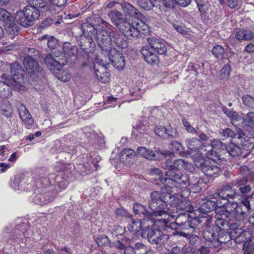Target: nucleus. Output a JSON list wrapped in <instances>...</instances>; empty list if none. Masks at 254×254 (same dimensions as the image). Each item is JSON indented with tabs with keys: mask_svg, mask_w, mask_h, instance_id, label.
<instances>
[{
	"mask_svg": "<svg viewBox=\"0 0 254 254\" xmlns=\"http://www.w3.org/2000/svg\"><path fill=\"white\" fill-rule=\"evenodd\" d=\"M223 133L224 136L227 137L233 138L235 137L236 138H238L240 140L241 142H248L249 141V139H250V137H249L247 136H246V134L244 132H240L239 133L236 134L234 132L229 128H226L223 131Z\"/></svg>",
	"mask_w": 254,
	"mask_h": 254,
	"instance_id": "obj_30",
	"label": "nucleus"
},
{
	"mask_svg": "<svg viewBox=\"0 0 254 254\" xmlns=\"http://www.w3.org/2000/svg\"><path fill=\"white\" fill-rule=\"evenodd\" d=\"M100 68L96 69V77L102 83H106L109 81V73L107 72L106 65L100 64Z\"/></svg>",
	"mask_w": 254,
	"mask_h": 254,
	"instance_id": "obj_32",
	"label": "nucleus"
},
{
	"mask_svg": "<svg viewBox=\"0 0 254 254\" xmlns=\"http://www.w3.org/2000/svg\"><path fill=\"white\" fill-rule=\"evenodd\" d=\"M224 206L222 204L221 201L216 196H213V198L207 200L204 202L200 206V210L205 214H207V213L215 210L216 214H225L228 216L229 215H226L225 209L223 208Z\"/></svg>",
	"mask_w": 254,
	"mask_h": 254,
	"instance_id": "obj_12",
	"label": "nucleus"
},
{
	"mask_svg": "<svg viewBox=\"0 0 254 254\" xmlns=\"http://www.w3.org/2000/svg\"><path fill=\"white\" fill-rule=\"evenodd\" d=\"M26 72L29 76L34 80H41L44 77L45 72L39 63L31 56H26L23 62Z\"/></svg>",
	"mask_w": 254,
	"mask_h": 254,
	"instance_id": "obj_8",
	"label": "nucleus"
},
{
	"mask_svg": "<svg viewBox=\"0 0 254 254\" xmlns=\"http://www.w3.org/2000/svg\"><path fill=\"white\" fill-rule=\"evenodd\" d=\"M174 160L167 159L165 162V169L168 170L165 173L166 177H159V180L162 184L172 186L179 190L185 189L189 185V178L185 174L175 172Z\"/></svg>",
	"mask_w": 254,
	"mask_h": 254,
	"instance_id": "obj_5",
	"label": "nucleus"
},
{
	"mask_svg": "<svg viewBox=\"0 0 254 254\" xmlns=\"http://www.w3.org/2000/svg\"><path fill=\"white\" fill-rule=\"evenodd\" d=\"M164 186L161 189V191H154L150 194V200L149 206L151 210L153 216L156 218L158 216L168 215L169 208L167 201L171 199L170 202L174 205L177 209H181L187 212H192L193 206L189 201H183L178 197L182 194L179 192L178 189L172 186L163 184Z\"/></svg>",
	"mask_w": 254,
	"mask_h": 254,
	"instance_id": "obj_1",
	"label": "nucleus"
},
{
	"mask_svg": "<svg viewBox=\"0 0 254 254\" xmlns=\"http://www.w3.org/2000/svg\"><path fill=\"white\" fill-rule=\"evenodd\" d=\"M136 153L131 148L124 149L119 154L120 161L127 166L130 167L136 161Z\"/></svg>",
	"mask_w": 254,
	"mask_h": 254,
	"instance_id": "obj_15",
	"label": "nucleus"
},
{
	"mask_svg": "<svg viewBox=\"0 0 254 254\" xmlns=\"http://www.w3.org/2000/svg\"><path fill=\"white\" fill-rule=\"evenodd\" d=\"M0 111L2 115L6 118L11 117L13 113L12 106L8 101H5L1 105Z\"/></svg>",
	"mask_w": 254,
	"mask_h": 254,
	"instance_id": "obj_34",
	"label": "nucleus"
},
{
	"mask_svg": "<svg viewBox=\"0 0 254 254\" xmlns=\"http://www.w3.org/2000/svg\"><path fill=\"white\" fill-rule=\"evenodd\" d=\"M235 38L239 41H250L254 38V34L250 30L239 29L236 31Z\"/></svg>",
	"mask_w": 254,
	"mask_h": 254,
	"instance_id": "obj_28",
	"label": "nucleus"
},
{
	"mask_svg": "<svg viewBox=\"0 0 254 254\" xmlns=\"http://www.w3.org/2000/svg\"><path fill=\"white\" fill-rule=\"evenodd\" d=\"M24 52H27V56H36L38 54L39 52L34 48H26L25 49Z\"/></svg>",
	"mask_w": 254,
	"mask_h": 254,
	"instance_id": "obj_59",
	"label": "nucleus"
},
{
	"mask_svg": "<svg viewBox=\"0 0 254 254\" xmlns=\"http://www.w3.org/2000/svg\"><path fill=\"white\" fill-rule=\"evenodd\" d=\"M184 213H182V215H185L183 218L185 221H183V230H188L190 228L194 229L197 227L200 223V219L198 217H190L189 212L183 210Z\"/></svg>",
	"mask_w": 254,
	"mask_h": 254,
	"instance_id": "obj_22",
	"label": "nucleus"
},
{
	"mask_svg": "<svg viewBox=\"0 0 254 254\" xmlns=\"http://www.w3.org/2000/svg\"><path fill=\"white\" fill-rule=\"evenodd\" d=\"M237 193L235 190L224 185L218 190V193L213 194L216 196L221 201L226 215H230L239 220H244L249 215L252 209L250 201L252 199L254 193L250 195L241 196L239 202L231 201L236 196Z\"/></svg>",
	"mask_w": 254,
	"mask_h": 254,
	"instance_id": "obj_2",
	"label": "nucleus"
},
{
	"mask_svg": "<svg viewBox=\"0 0 254 254\" xmlns=\"http://www.w3.org/2000/svg\"><path fill=\"white\" fill-rule=\"evenodd\" d=\"M182 249L180 247L175 246L171 251H169L166 254H182Z\"/></svg>",
	"mask_w": 254,
	"mask_h": 254,
	"instance_id": "obj_61",
	"label": "nucleus"
},
{
	"mask_svg": "<svg viewBox=\"0 0 254 254\" xmlns=\"http://www.w3.org/2000/svg\"><path fill=\"white\" fill-rule=\"evenodd\" d=\"M12 17L10 13L5 9L0 8V20L3 21L5 23L10 25V22Z\"/></svg>",
	"mask_w": 254,
	"mask_h": 254,
	"instance_id": "obj_45",
	"label": "nucleus"
},
{
	"mask_svg": "<svg viewBox=\"0 0 254 254\" xmlns=\"http://www.w3.org/2000/svg\"><path fill=\"white\" fill-rule=\"evenodd\" d=\"M252 189L250 185H246L245 186H242L239 189V190L241 193H242V196L244 195H250L251 194H247L249 192H250L251 190Z\"/></svg>",
	"mask_w": 254,
	"mask_h": 254,
	"instance_id": "obj_54",
	"label": "nucleus"
},
{
	"mask_svg": "<svg viewBox=\"0 0 254 254\" xmlns=\"http://www.w3.org/2000/svg\"><path fill=\"white\" fill-rule=\"evenodd\" d=\"M112 43L121 49L126 48L128 46L127 37L122 32H113L111 34ZM127 38L129 39L128 37Z\"/></svg>",
	"mask_w": 254,
	"mask_h": 254,
	"instance_id": "obj_21",
	"label": "nucleus"
},
{
	"mask_svg": "<svg viewBox=\"0 0 254 254\" xmlns=\"http://www.w3.org/2000/svg\"><path fill=\"white\" fill-rule=\"evenodd\" d=\"M10 84V81L7 82L1 81L0 80V96L2 98H8L12 95V90Z\"/></svg>",
	"mask_w": 254,
	"mask_h": 254,
	"instance_id": "obj_29",
	"label": "nucleus"
},
{
	"mask_svg": "<svg viewBox=\"0 0 254 254\" xmlns=\"http://www.w3.org/2000/svg\"><path fill=\"white\" fill-rule=\"evenodd\" d=\"M182 122L186 130L188 132L192 134L196 133V130H195V129L192 126H191V125L189 123V122H188V121L185 118H183L182 119Z\"/></svg>",
	"mask_w": 254,
	"mask_h": 254,
	"instance_id": "obj_52",
	"label": "nucleus"
},
{
	"mask_svg": "<svg viewBox=\"0 0 254 254\" xmlns=\"http://www.w3.org/2000/svg\"><path fill=\"white\" fill-rule=\"evenodd\" d=\"M20 71H21V70L20 69V65L18 64L12 63L10 64V72L12 75V79L10 76L7 75L6 74H2L0 78L3 80L2 81L7 82L9 81L10 84H12L13 80H14L15 82H18V81H16L15 80L16 78L17 79L19 78L17 77V76H18Z\"/></svg>",
	"mask_w": 254,
	"mask_h": 254,
	"instance_id": "obj_24",
	"label": "nucleus"
},
{
	"mask_svg": "<svg viewBox=\"0 0 254 254\" xmlns=\"http://www.w3.org/2000/svg\"><path fill=\"white\" fill-rule=\"evenodd\" d=\"M55 181L57 183L55 185V190L58 191L66 189L68 185V182L65 178L61 177L59 175L56 176Z\"/></svg>",
	"mask_w": 254,
	"mask_h": 254,
	"instance_id": "obj_37",
	"label": "nucleus"
},
{
	"mask_svg": "<svg viewBox=\"0 0 254 254\" xmlns=\"http://www.w3.org/2000/svg\"><path fill=\"white\" fill-rule=\"evenodd\" d=\"M215 224L212 227H208L203 231V237L208 243L209 248H218L221 245V234L225 230H235L238 228L240 221L232 216H226L224 214H216Z\"/></svg>",
	"mask_w": 254,
	"mask_h": 254,
	"instance_id": "obj_3",
	"label": "nucleus"
},
{
	"mask_svg": "<svg viewBox=\"0 0 254 254\" xmlns=\"http://www.w3.org/2000/svg\"><path fill=\"white\" fill-rule=\"evenodd\" d=\"M147 219H143L142 221L139 219H132L128 224L127 226V229L129 232L133 233V234H136L138 232L141 231V234H142L143 229L146 228L147 225H149L147 223Z\"/></svg>",
	"mask_w": 254,
	"mask_h": 254,
	"instance_id": "obj_20",
	"label": "nucleus"
},
{
	"mask_svg": "<svg viewBox=\"0 0 254 254\" xmlns=\"http://www.w3.org/2000/svg\"><path fill=\"white\" fill-rule=\"evenodd\" d=\"M141 236L147 238L151 244L160 246L164 245L169 238L168 235L164 233L162 230L155 229L150 225H147L146 228L143 229Z\"/></svg>",
	"mask_w": 254,
	"mask_h": 254,
	"instance_id": "obj_9",
	"label": "nucleus"
},
{
	"mask_svg": "<svg viewBox=\"0 0 254 254\" xmlns=\"http://www.w3.org/2000/svg\"><path fill=\"white\" fill-rule=\"evenodd\" d=\"M223 111L231 119L233 124H236L237 122L242 121V118L238 115L236 112L231 111L225 107L223 108Z\"/></svg>",
	"mask_w": 254,
	"mask_h": 254,
	"instance_id": "obj_39",
	"label": "nucleus"
},
{
	"mask_svg": "<svg viewBox=\"0 0 254 254\" xmlns=\"http://www.w3.org/2000/svg\"><path fill=\"white\" fill-rule=\"evenodd\" d=\"M138 4L140 7L146 10H149L153 8L151 3L148 0H139Z\"/></svg>",
	"mask_w": 254,
	"mask_h": 254,
	"instance_id": "obj_50",
	"label": "nucleus"
},
{
	"mask_svg": "<svg viewBox=\"0 0 254 254\" xmlns=\"http://www.w3.org/2000/svg\"><path fill=\"white\" fill-rule=\"evenodd\" d=\"M39 10L30 5L26 6L23 10L18 11L15 15L16 21L21 26L27 27L33 24L39 17Z\"/></svg>",
	"mask_w": 254,
	"mask_h": 254,
	"instance_id": "obj_7",
	"label": "nucleus"
},
{
	"mask_svg": "<svg viewBox=\"0 0 254 254\" xmlns=\"http://www.w3.org/2000/svg\"><path fill=\"white\" fill-rule=\"evenodd\" d=\"M168 131L169 130L168 129L163 126H157L154 129L155 134L158 136L164 138L167 137L168 138H172L173 137V135L169 134Z\"/></svg>",
	"mask_w": 254,
	"mask_h": 254,
	"instance_id": "obj_43",
	"label": "nucleus"
},
{
	"mask_svg": "<svg viewBox=\"0 0 254 254\" xmlns=\"http://www.w3.org/2000/svg\"><path fill=\"white\" fill-rule=\"evenodd\" d=\"M242 103L245 108L249 110L254 109V97L249 94L242 96Z\"/></svg>",
	"mask_w": 254,
	"mask_h": 254,
	"instance_id": "obj_40",
	"label": "nucleus"
},
{
	"mask_svg": "<svg viewBox=\"0 0 254 254\" xmlns=\"http://www.w3.org/2000/svg\"><path fill=\"white\" fill-rule=\"evenodd\" d=\"M49 1L55 6L62 7L66 4L67 0H49Z\"/></svg>",
	"mask_w": 254,
	"mask_h": 254,
	"instance_id": "obj_55",
	"label": "nucleus"
},
{
	"mask_svg": "<svg viewBox=\"0 0 254 254\" xmlns=\"http://www.w3.org/2000/svg\"><path fill=\"white\" fill-rule=\"evenodd\" d=\"M174 167L175 172L179 171L182 170H187L189 163L182 159H177L174 160Z\"/></svg>",
	"mask_w": 254,
	"mask_h": 254,
	"instance_id": "obj_44",
	"label": "nucleus"
},
{
	"mask_svg": "<svg viewBox=\"0 0 254 254\" xmlns=\"http://www.w3.org/2000/svg\"><path fill=\"white\" fill-rule=\"evenodd\" d=\"M211 159L203 160V161H196L195 166L201 170L204 175L207 176L209 181L213 180L218 176L220 168L215 164L216 162H211Z\"/></svg>",
	"mask_w": 254,
	"mask_h": 254,
	"instance_id": "obj_11",
	"label": "nucleus"
},
{
	"mask_svg": "<svg viewBox=\"0 0 254 254\" xmlns=\"http://www.w3.org/2000/svg\"><path fill=\"white\" fill-rule=\"evenodd\" d=\"M64 55L66 57H72L76 55L78 48L76 46L72 45L69 42H64L63 45Z\"/></svg>",
	"mask_w": 254,
	"mask_h": 254,
	"instance_id": "obj_31",
	"label": "nucleus"
},
{
	"mask_svg": "<svg viewBox=\"0 0 254 254\" xmlns=\"http://www.w3.org/2000/svg\"><path fill=\"white\" fill-rule=\"evenodd\" d=\"M225 50L221 45H216L212 50V53L217 59H221L223 57Z\"/></svg>",
	"mask_w": 254,
	"mask_h": 254,
	"instance_id": "obj_46",
	"label": "nucleus"
},
{
	"mask_svg": "<svg viewBox=\"0 0 254 254\" xmlns=\"http://www.w3.org/2000/svg\"><path fill=\"white\" fill-rule=\"evenodd\" d=\"M27 2L28 5L37 9L39 11L47 12L50 10V4L44 0H28Z\"/></svg>",
	"mask_w": 254,
	"mask_h": 254,
	"instance_id": "obj_27",
	"label": "nucleus"
},
{
	"mask_svg": "<svg viewBox=\"0 0 254 254\" xmlns=\"http://www.w3.org/2000/svg\"><path fill=\"white\" fill-rule=\"evenodd\" d=\"M96 244L99 247V250L104 254L105 252L104 248L108 246L109 239L107 236L105 235L101 236L96 239Z\"/></svg>",
	"mask_w": 254,
	"mask_h": 254,
	"instance_id": "obj_38",
	"label": "nucleus"
},
{
	"mask_svg": "<svg viewBox=\"0 0 254 254\" xmlns=\"http://www.w3.org/2000/svg\"><path fill=\"white\" fill-rule=\"evenodd\" d=\"M228 6L231 9L236 8L239 3V0H226Z\"/></svg>",
	"mask_w": 254,
	"mask_h": 254,
	"instance_id": "obj_58",
	"label": "nucleus"
},
{
	"mask_svg": "<svg viewBox=\"0 0 254 254\" xmlns=\"http://www.w3.org/2000/svg\"><path fill=\"white\" fill-rule=\"evenodd\" d=\"M70 165L67 164H62L60 162H57L55 166V171L57 173H62L67 170V166Z\"/></svg>",
	"mask_w": 254,
	"mask_h": 254,
	"instance_id": "obj_51",
	"label": "nucleus"
},
{
	"mask_svg": "<svg viewBox=\"0 0 254 254\" xmlns=\"http://www.w3.org/2000/svg\"><path fill=\"white\" fill-rule=\"evenodd\" d=\"M185 215H182V213L179 214L178 217L175 219V222H170L168 220V227H167V231L169 230H176L177 229L183 230V221H181V219L183 218Z\"/></svg>",
	"mask_w": 254,
	"mask_h": 254,
	"instance_id": "obj_35",
	"label": "nucleus"
},
{
	"mask_svg": "<svg viewBox=\"0 0 254 254\" xmlns=\"http://www.w3.org/2000/svg\"><path fill=\"white\" fill-rule=\"evenodd\" d=\"M176 5L186 7L189 5L191 2V0H175Z\"/></svg>",
	"mask_w": 254,
	"mask_h": 254,
	"instance_id": "obj_60",
	"label": "nucleus"
},
{
	"mask_svg": "<svg viewBox=\"0 0 254 254\" xmlns=\"http://www.w3.org/2000/svg\"><path fill=\"white\" fill-rule=\"evenodd\" d=\"M146 124V121L142 120L139 121L138 123L133 127L132 132L135 133L136 131L140 133L145 132L147 129Z\"/></svg>",
	"mask_w": 254,
	"mask_h": 254,
	"instance_id": "obj_47",
	"label": "nucleus"
},
{
	"mask_svg": "<svg viewBox=\"0 0 254 254\" xmlns=\"http://www.w3.org/2000/svg\"><path fill=\"white\" fill-rule=\"evenodd\" d=\"M18 111L20 119L26 126H30L33 124L34 119L23 104H20L18 106Z\"/></svg>",
	"mask_w": 254,
	"mask_h": 254,
	"instance_id": "obj_23",
	"label": "nucleus"
},
{
	"mask_svg": "<svg viewBox=\"0 0 254 254\" xmlns=\"http://www.w3.org/2000/svg\"><path fill=\"white\" fill-rule=\"evenodd\" d=\"M122 7L125 11L127 12L130 16H134L136 19H133L130 22H141L145 25H148L146 22L147 21L146 18L140 13L139 10L134 7L132 5L129 3H125Z\"/></svg>",
	"mask_w": 254,
	"mask_h": 254,
	"instance_id": "obj_18",
	"label": "nucleus"
},
{
	"mask_svg": "<svg viewBox=\"0 0 254 254\" xmlns=\"http://www.w3.org/2000/svg\"><path fill=\"white\" fill-rule=\"evenodd\" d=\"M45 62L51 70L56 68L59 70L67 63V57L60 52H55L51 55H47L45 59Z\"/></svg>",
	"mask_w": 254,
	"mask_h": 254,
	"instance_id": "obj_13",
	"label": "nucleus"
},
{
	"mask_svg": "<svg viewBox=\"0 0 254 254\" xmlns=\"http://www.w3.org/2000/svg\"><path fill=\"white\" fill-rule=\"evenodd\" d=\"M230 70L231 66L229 64H226L225 65L220 71V77L221 79H227L230 75Z\"/></svg>",
	"mask_w": 254,
	"mask_h": 254,
	"instance_id": "obj_48",
	"label": "nucleus"
},
{
	"mask_svg": "<svg viewBox=\"0 0 254 254\" xmlns=\"http://www.w3.org/2000/svg\"><path fill=\"white\" fill-rule=\"evenodd\" d=\"M47 45L50 49H54L58 45V40L53 36L49 37L48 38Z\"/></svg>",
	"mask_w": 254,
	"mask_h": 254,
	"instance_id": "obj_53",
	"label": "nucleus"
},
{
	"mask_svg": "<svg viewBox=\"0 0 254 254\" xmlns=\"http://www.w3.org/2000/svg\"><path fill=\"white\" fill-rule=\"evenodd\" d=\"M162 4L165 7V9L163 8L162 10L166 11L171 8L175 7L176 4L175 0H163Z\"/></svg>",
	"mask_w": 254,
	"mask_h": 254,
	"instance_id": "obj_49",
	"label": "nucleus"
},
{
	"mask_svg": "<svg viewBox=\"0 0 254 254\" xmlns=\"http://www.w3.org/2000/svg\"><path fill=\"white\" fill-rule=\"evenodd\" d=\"M134 251L138 250H147V247L142 243H136L134 247Z\"/></svg>",
	"mask_w": 254,
	"mask_h": 254,
	"instance_id": "obj_63",
	"label": "nucleus"
},
{
	"mask_svg": "<svg viewBox=\"0 0 254 254\" xmlns=\"http://www.w3.org/2000/svg\"><path fill=\"white\" fill-rule=\"evenodd\" d=\"M136 155L142 156V157L149 160H155L156 155L152 150L147 149L144 147H139L137 149Z\"/></svg>",
	"mask_w": 254,
	"mask_h": 254,
	"instance_id": "obj_36",
	"label": "nucleus"
},
{
	"mask_svg": "<svg viewBox=\"0 0 254 254\" xmlns=\"http://www.w3.org/2000/svg\"><path fill=\"white\" fill-rule=\"evenodd\" d=\"M109 16L114 24L121 31L130 39L138 38L141 34H145L150 32L148 25H145L141 22H129L125 20L122 17L121 12L117 10L112 11Z\"/></svg>",
	"mask_w": 254,
	"mask_h": 254,
	"instance_id": "obj_4",
	"label": "nucleus"
},
{
	"mask_svg": "<svg viewBox=\"0 0 254 254\" xmlns=\"http://www.w3.org/2000/svg\"><path fill=\"white\" fill-rule=\"evenodd\" d=\"M190 243L191 245H194L199 240V237L195 234H191L189 236Z\"/></svg>",
	"mask_w": 254,
	"mask_h": 254,
	"instance_id": "obj_62",
	"label": "nucleus"
},
{
	"mask_svg": "<svg viewBox=\"0 0 254 254\" xmlns=\"http://www.w3.org/2000/svg\"><path fill=\"white\" fill-rule=\"evenodd\" d=\"M154 216L148 219L147 223L150 227L155 228V229L163 230L167 231L168 220L166 219H157L156 220L154 218Z\"/></svg>",
	"mask_w": 254,
	"mask_h": 254,
	"instance_id": "obj_25",
	"label": "nucleus"
},
{
	"mask_svg": "<svg viewBox=\"0 0 254 254\" xmlns=\"http://www.w3.org/2000/svg\"><path fill=\"white\" fill-rule=\"evenodd\" d=\"M124 252V254H135L134 248L131 246L126 247Z\"/></svg>",
	"mask_w": 254,
	"mask_h": 254,
	"instance_id": "obj_64",
	"label": "nucleus"
},
{
	"mask_svg": "<svg viewBox=\"0 0 254 254\" xmlns=\"http://www.w3.org/2000/svg\"><path fill=\"white\" fill-rule=\"evenodd\" d=\"M109 59L106 61H99L97 63L99 64L106 65L111 62L113 65L119 70L123 69L125 67V60L123 54L118 51L116 49L113 48L111 52L108 55Z\"/></svg>",
	"mask_w": 254,
	"mask_h": 254,
	"instance_id": "obj_14",
	"label": "nucleus"
},
{
	"mask_svg": "<svg viewBox=\"0 0 254 254\" xmlns=\"http://www.w3.org/2000/svg\"><path fill=\"white\" fill-rule=\"evenodd\" d=\"M214 149L212 156V161L217 162L218 161H226L229 156L228 146L226 144H214Z\"/></svg>",
	"mask_w": 254,
	"mask_h": 254,
	"instance_id": "obj_17",
	"label": "nucleus"
},
{
	"mask_svg": "<svg viewBox=\"0 0 254 254\" xmlns=\"http://www.w3.org/2000/svg\"><path fill=\"white\" fill-rule=\"evenodd\" d=\"M147 41L150 49L159 55H164L167 52L166 45L165 42L159 38L150 37L147 38Z\"/></svg>",
	"mask_w": 254,
	"mask_h": 254,
	"instance_id": "obj_16",
	"label": "nucleus"
},
{
	"mask_svg": "<svg viewBox=\"0 0 254 254\" xmlns=\"http://www.w3.org/2000/svg\"><path fill=\"white\" fill-rule=\"evenodd\" d=\"M242 126L254 129V112H249L245 118H242Z\"/></svg>",
	"mask_w": 254,
	"mask_h": 254,
	"instance_id": "obj_41",
	"label": "nucleus"
},
{
	"mask_svg": "<svg viewBox=\"0 0 254 254\" xmlns=\"http://www.w3.org/2000/svg\"><path fill=\"white\" fill-rule=\"evenodd\" d=\"M96 22L98 23L96 25V39L99 38L100 36L103 39L106 38L105 36H107L109 38H111V25L100 18H96Z\"/></svg>",
	"mask_w": 254,
	"mask_h": 254,
	"instance_id": "obj_19",
	"label": "nucleus"
},
{
	"mask_svg": "<svg viewBox=\"0 0 254 254\" xmlns=\"http://www.w3.org/2000/svg\"><path fill=\"white\" fill-rule=\"evenodd\" d=\"M243 250V254H254V246L252 245H249L246 246L245 244Z\"/></svg>",
	"mask_w": 254,
	"mask_h": 254,
	"instance_id": "obj_56",
	"label": "nucleus"
},
{
	"mask_svg": "<svg viewBox=\"0 0 254 254\" xmlns=\"http://www.w3.org/2000/svg\"><path fill=\"white\" fill-rule=\"evenodd\" d=\"M105 39L99 38L96 39V43L98 46L99 48L96 49L97 53H96V63L99 61H106L109 59L108 58V55L111 52L113 49L112 48V40L111 38H109L107 36H105Z\"/></svg>",
	"mask_w": 254,
	"mask_h": 254,
	"instance_id": "obj_10",
	"label": "nucleus"
},
{
	"mask_svg": "<svg viewBox=\"0 0 254 254\" xmlns=\"http://www.w3.org/2000/svg\"><path fill=\"white\" fill-rule=\"evenodd\" d=\"M228 148L229 156L235 157L242 154V149L237 144H228Z\"/></svg>",
	"mask_w": 254,
	"mask_h": 254,
	"instance_id": "obj_42",
	"label": "nucleus"
},
{
	"mask_svg": "<svg viewBox=\"0 0 254 254\" xmlns=\"http://www.w3.org/2000/svg\"><path fill=\"white\" fill-rule=\"evenodd\" d=\"M195 144H185L186 147L183 144H171L176 150L181 155H192L199 158V161L205 160L204 157L212 160L214 150L216 149L214 144H201L199 147L195 146Z\"/></svg>",
	"mask_w": 254,
	"mask_h": 254,
	"instance_id": "obj_6",
	"label": "nucleus"
},
{
	"mask_svg": "<svg viewBox=\"0 0 254 254\" xmlns=\"http://www.w3.org/2000/svg\"><path fill=\"white\" fill-rule=\"evenodd\" d=\"M237 187L239 188L245 186L248 183V179L246 177L238 178L236 180Z\"/></svg>",
	"mask_w": 254,
	"mask_h": 254,
	"instance_id": "obj_57",
	"label": "nucleus"
},
{
	"mask_svg": "<svg viewBox=\"0 0 254 254\" xmlns=\"http://www.w3.org/2000/svg\"><path fill=\"white\" fill-rule=\"evenodd\" d=\"M145 61L149 64H156L158 61V58L156 53L153 52L149 48H142L140 51Z\"/></svg>",
	"mask_w": 254,
	"mask_h": 254,
	"instance_id": "obj_26",
	"label": "nucleus"
},
{
	"mask_svg": "<svg viewBox=\"0 0 254 254\" xmlns=\"http://www.w3.org/2000/svg\"><path fill=\"white\" fill-rule=\"evenodd\" d=\"M133 210L135 213L141 215L142 214L145 219H149L152 217V213L147 211L145 206L139 203L135 204L133 207Z\"/></svg>",
	"mask_w": 254,
	"mask_h": 254,
	"instance_id": "obj_33",
	"label": "nucleus"
}]
</instances>
